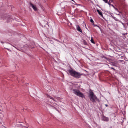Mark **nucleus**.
I'll return each instance as SVG.
<instances>
[{"mask_svg":"<svg viewBox=\"0 0 128 128\" xmlns=\"http://www.w3.org/2000/svg\"><path fill=\"white\" fill-rule=\"evenodd\" d=\"M68 72L71 76L76 78H80L81 76L82 75L81 74L76 71L73 70H69Z\"/></svg>","mask_w":128,"mask_h":128,"instance_id":"obj_1","label":"nucleus"},{"mask_svg":"<svg viewBox=\"0 0 128 128\" xmlns=\"http://www.w3.org/2000/svg\"><path fill=\"white\" fill-rule=\"evenodd\" d=\"M88 96L90 100L93 102H96V101H98V99L95 95L93 92L90 91L88 94Z\"/></svg>","mask_w":128,"mask_h":128,"instance_id":"obj_2","label":"nucleus"},{"mask_svg":"<svg viewBox=\"0 0 128 128\" xmlns=\"http://www.w3.org/2000/svg\"><path fill=\"white\" fill-rule=\"evenodd\" d=\"M72 91L76 95L82 98H85L84 95L79 90L73 89L72 90Z\"/></svg>","mask_w":128,"mask_h":128,"instance_id":"obj_3","label":"nucleus"},{"mask_svg":"<svg viewBox=\"0 0 128 128\" xmlns=\"http://www.w3.org/2000/svg\"><path fill=\"white\" fill-rule=\"evenodd\" d=\"M30 5L32 6L34 10L36 11L37 10V8L35 5H34L31 2L30 3Z\"/></svg>","mask_w":128,"mask_h":128,"instance_id":"obj_4","label":"nucleus"},{"mask_svg":"<svg viewBox=\"0 0 128 128\" xmlns=\"http://www.w3.org/2000/svg\"><path fill=\"white\" fill-rule=\"evenodd\" d=\"M102 120L104 121L107 122L108 121L109 118H108L103 116L102 117Z\"/></svg>","mask_w":128,"mask_h":128,"instance_id":"obj_5","label":"nucleus"},{"mask_svg":"<svg viewBox=\"0 0 128 128\" xmlns=\"http://www.w3.org/2000/svg\"><path fill=\"white\" fill-rule=\"evenodd\" d=\"M76 28L77 30L80 32H82V31L80 28V27L78 25H76Z\"/></svg>","mask_w":128,"mask_h":128,"instance_id":"obj_6","label":"nucleus"},{"mask_svg":"<svg viewBox=\"0 0 128 128\" xmlns=\"http://www.w3.org/2000/svg\"><path fill=\"white\" fill-rule=\"evenodd\" d=\"M46 96L48 98L51 99H52V100H54V101L56 102V100H54V99L53 98H52V97L50 96L47 94V95Z\"/></svg>","mask_w":128,"mask_h":128,"instance_id":"obj_7","label":"nucleus"},{"mask_svg":"<svg viewBox=\"0 0 128 128\" xmlns=\"http://www.w3.org/2000/svg\"><path fill=\"white\" fill-rule=\"evenodd\" d=\"M96 11L101 16H103V15L102 12L99 10L97 9V10Z\"/></svg>","mask_w":128,"mask_h":128,"instance_id":"obj_8","label":"nucleus"},{"mask_svg":"<svg viewBox=\"0 0 128 128\" xmlns=\"http://www.w3.org/2000/svg\"><path fill=\"white\" fill-rule=\"evenodd\" d=\"M91 42L93 44H94L95 42L94 41V40L92 38H92L91 40H90Z\"/></svg>","mask_w":128,"mask_h":128,"instance_id":"obj_9","label":"nucleus"},{"mask_svg":"<svg viewBox=\"0 0 128 128\" xmlns=\"http://www.w3.org/2000/svg\"><path fill=\"white\" fill-rule=\"evenodd\" d=\"M90 22L92 23H94V21L92 19H91L90 20Z\"/></svg>","mask_w":128,"mask_h":128,"instance_id":"obj_10","label":"nucleus"},{"mask_svg":"<svg viewBox=\"0 0 128 128\" xmlns=\"http://www.w3.org/2000/svg\"><path fill=\"white\" fill-rule=\"evenodd\" d=\"M54 97L55 98H56L57 99H58L59 98V97H56V96H54Z\"/></svg>","mask_w":128,"mask_h":128,"instance_id":"obj_11","label":"nucleus"},{"mask_svg":"<svg viewBox=\"0 0 128 128\" xmlns=\"http://www.w3.org/2000/svg\"><path fill=\"white\" fill-rule=\"evenodd\" d=\"M111 69H113V70H116L114 68H113L112 67H111L110 68Z\"/></svg>","mask_w":128,"mask_h":128,"instance_id":"obj_12","label":"nucleus"},{"mask_svg":"<svg viewBox=\"0 0 128 128\" xmlns=\"http://www.w3.org/2000/svg\"><path fill=\"white\" fill-rule=\"evenodd\" d=\"M94 26H97V27H98V28H100L99 26H97V25H94Z\"/></svg>","mask_w":128,"mask_h":128,"instance_id":"obj_13","label":"nucleus"},{"mask_svg":"<svg viewBox=\"0 0 128 128\" xmlns=\"http://www.w3.org/2000/svg\"><path fill=\"white\" fill-rule=\"evenodd\" d=\"M105 106H106V107H107V106H108V105H107V104H105Z\"/></svg>","mask_w":128,"mask_h":128,"instance_id":"obj_14","label":"nucleus"},{"mask_svg":"<svg viewBox=\"0 0 128 128\" xmlns=\"http://www.w3.org/2000/svg\"><path fill=\"white\" fill-rule=\"evenodd\" d=\"M39 5L40 6H41V4H39Z\"/></svg>","mask_w":128,"mask_h":128,"instance_id":"obj_15","label":"nucleus"},{"mask_svg":"<svg viewBox=\"0 0 128 128\" xmlns=\"http://www.w3.org/2000/svg\"><path fill=\"white\" fill-rule=\"evenodd\" d=\"M111 15L112 16V17L113 18H115L114 17V16H112V15Z\"/></svg>","mask_w":128,"mask_h":128,"instance_id":"obj_16","label":"nucleus"},{"mask_svg":"<svg viewBox=\"0 0 128 128\" xmlns=\"http://www.w3.org/2000/svg\"><path fill=\"white\" fill-rule=\"evenodd\" d=\"M71 0L72 1H73V2H75L74 1V0Z\"/></svg>","mask_w":128,"mask_h":128,"instance_id":"obj_17","label":"nucleus"},{"mask_svg":"<svg viewBox=\"0 0 128 128\" xmlns=\"http://www.w3.org/2000/svg\"><path fill=\"white\" fill-rule=\"evenodd\" d=\"M119 13H122V12H119Z\"/></svg>","mask_w":128,"mask_h":128,"instance_id":"obj_18","label":"nucleus"},{"mask_svg":"<svg viewBox=\"0 0 128 128\" xmlns=\"http://www.w3.org/2000/svg\"><path fill=\"white\" fill-rule=\"evenodd\" d=\"M53 108H55L54 107V106H53Z\"/></svg>","mask_w":128,"mask_h":128,"instance_id":"obj_19","label":"nucleus"}]
</instances>
